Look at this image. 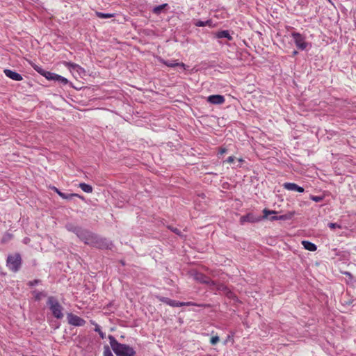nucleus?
<instances>
[{
	"instance_id": "1",
	"label": "nucleus",
	"mask_w": 356,
	"mask_h": 356,
	"mask_svg": "<svg viewBox=\"0 0 356 356\" xmlns=\"http://www.w3.org/2000/svg\"><path fill=\"white\" fill-rule=\"evenodd\" d=\"M111 347L117 356H135L134 349L127 344L119 343L113 335L108 337Z\"/></svg>"
},
{
	"instance_id": "2",
	"label": "nucleus",
	"mask_w": 356,
	"mask_h": 356,
	"mask_svg": "<svg viewBox=\"0 0 356 356\" xmlns=\"http://www.w3.org/2000/svg\"><path fill=\"white\" fill-rule=\"evenodd\" d=\"M65 228L71 232H73L76 236L83 241L85 244L90 245V242L95 233L90 232L88 229H83L81 227L75 225L71 222H68L65 225Z\"/></svg>"
},
{
	"instance_id": "3",
	"label": "nucleus",
	"mask_w": 356,
	"mask_h": 356,
	"mask_svg": "<svg viewBox=\"0 0 356 356\" xmlns=\"http://www.w3.org/2000/svg\"><path fill=\"white\" fill-rule=\"evenodd\" d=\"M155 297L159 301L162 302L172 307H179L182 306H197L204 308H210L211 307L210 304H197L193 302H179L159 295H156Z\"/></svg>"
},
{
	"instance_id": "4",
	"label": "nucleus",
	"mask_w": 356,
	"mask_h": 356,
	"mask_svg": "<svg viewBox=\"0 0 356 356\" xmlns=\"http://www.w3.org/2000/svg\"><path fill=\"white\" fill-rule=\"evenodd\" d=\"M277 212L273 210H269L266 208H265L263 210V216H254L252 213H248L246 215L242 216L240 218V223L241 225H243L245 222H258L261 221L262 220H264L266 218H268V216L271 214H276Z\"/></svg>"
},
{
	"instance_id": "5",
	"label": "nucleus",
	"mask_w": 356,
	"mask_h": 356,
	"mask_svg": "<svg viewBox=\"0 0 356 356\" xmlns=\"http://www.w3.org/2000/svg\"><path fill=\"white\" fill-rule=\"evenodd\" d=\"M22 264V257L19 253H15L14 254H9L6 259V266L8 268L13 272H18Z\"/></svg>"
},
{
	"instance_id": "6",
	"label": "nucleus",
	"mask_w": 356,
	"mask_h": 356,
	"mask_svg": "<svg viewBox=\"0 0 356 356\" xmlns=\"http://www.w3.org/2000/svg\"><path fill=\"white\" fill-rule=\"evenodd\" d=\"M47 304L55 318L57 319H61L63 318V307L60 305L55 297L49 296L48 298Z\"/></svg>"
},
{
	"instance_id": "7",
	"label": "nucleus",
	"mask_w": 356,
	"mask_h": 356,
	"mask_svg": "<svg viewBox=\"0 0 356 356\" xmlns=\"http://www.w3.org/2000/svg\"><path fill=\"white\" fill-rule=\"evenodd\" d=\"M90 245L100 250H111L113 246L111 241L96 234H94L92 241L90 242Z\"/></svg>"
},
{
	"instance_id": "8",
	"label": "nucleus",
	"mask_w": 356,
	"mask_h": 356,
	"mask_svg": "<svg viewBox=\"0 0 356 356\" xmlns=\"http://www.w3.org/2000/svg\"><path fill=\"white\" fill-rule=\"evenodd\" d=\"M291 36L294 40V43L300 50H305L308 46V42L305 41V37L298 32H292Z\"/></svg>"
},
{
	"instance_id": "9",
	"label": "nucleus",
	"mask_w": 356,
	"mask_h": 356,
	"mask_svg": "<svg viewBox=\"0 0 356 356\" xmlns=\"http://www.w3.org/2000/svg\"><path fill=\"white\" fill-rule=\"evenodd\" d=\"M194 280L201 284H205L209 286L216 284L215 281L211 280L209 277L200 272H195L193 275Z\"/></svg>"
},
{
	"instance_id": "10",
	"label": "nucleus",
	"mask_w": 356,
	"mask_h": 356,
	"mask_svg": "<svg viewBox=\"0 0 356 356\" xmlns=\"http://www.w3.org/2000/svg\"><path fill=\"white\" fill-rule=\"evenodd\" d=\"M67 319L68 323L74 326H83L86 324V321L83 318L72 313L67 314Z\"/></svg>"
},
{
	"instance_id": "11",
	"label": "nucleus",
	"mask_w": 356,
	"mask_h": 356,
	"mask_svg": "<svg viewBox=\"0 0 356 356\" xmlns=\"http://www.w3.org/2000/svg\"><path fill=\"white\" fill-rule=\"evenodd\" d=\"M225 101V97L221 95H211L207 97V102L212 104H222Z\"/></svg>"
},
{
	"instance_id": "12",
	"label": "nucleus",
	"mask_w": 356,
	"mask_h": 356,
	"mask_svg": "<svg viewBox=\"0 0 356 356\" xmlns=\"http://www.w3.org/2000/svg\"><path fill=\"white\" fill-rule=\"evenodd\" d=\"M283 187L284 189L288 191H297L298 193H303L305 191V188L303 187L300 186L295 183L286 182L283 184Z\"/></svg>"
},
{
	"instance_id": "13",
	"label": "nucleus",
	"mask_w": 356,
	"mask_h": 356,
	"mask_svg": "<svg viewBox=\"0 0 356 356\" xmlns=\"http://www.w3.org/2000/svg\"><path fill=\"white\" fill-rule=\"evenodd\" d=\"M3 72L7 77L14 81H22L23 79L22 76L15 71H13L9 69H5Z\"/></svg>"
},
{
	"instance_id": "14",
	"label": "nucleus",
	"mask_w": 356,
	"mask_h": 356,
	"mask_svg": "<svg viewBox=\"0 0 356 356\" xmlns=\"http://www.w3.org/2000/svg\"><path fill=\"white\" fill-rule=\"evenodd\" d=\"M215 37L216 38H227L228 40H232L233 39L228 30H223L216 32L215 33Z\"/></svg>"
},
{
	"instance_id": "15",
	"label": "nucleus",
	"mask_w": 356,
	"mask_h": 356,
	"mask_svg": "<svg viewBox=\"0 0 356 356\" xmlns=\"http://www.w3.org/2000/svg\"><path fill=\"white\" fill-rule=\"evenodd\" d=\"M302 244L304 248L309 251L314 252L317 250L316 245H315L314 243H313L309 241H302Z\"/></svg>"
},
{
	"instance_id": "16",
	"label": "nucleus",
	"mask_w": 356,
	"mask_h": 356,
	"mask_svg": "<svg viewBox=\"0 0 356 356\" xmlns=\"http://www.w3.org/2000/svg\"><path fill=\"white\" fill-rule=\"evenodd\" d=\"M13 234L9 232H5L0 239L1 243L6 244L12 240Z\"/></svg>"
},
{
	"instance_id": "17",
	"label": "nucleus",
	"mask_w": 356,
	"mask_h": 356,
	"mask_svg": "<svg viewBox=\"0 0 356 356\" xmlns=\"http://www.w3.org/2000/svg\"><path fill=\"white\" fill-rule=\"evenodd\" d=\"M163 63L168 67H175L177 66L181 67L184 70H186V65L184 63H177L172 61H164Z\"/></svg>"
},
{
	"instance_id": "18",
	"label": "nucleus",
	"mask_w": 356,
	"mask_h": 356,
	"mask_svg": "<svg viewBox=\"0 0 356 356\" xmlns=\"http://www.w3.org/2000/svg\"><path fill=\"white\" fill-rule=\"evenodd\" d=\"M34 295V300L35 301H40L43 297L47 296V293L44 291H38L36 290L32 291Z\"/></svg>"
},
{
	"instance_id": "19",
	"label": "nucleus",
	"mask_w": 356,
	"mask_h": 356,
	"mask_svg": "<svg viewBox=\"0 0 356 356\" xmlns=\"http://www.w3.org/2000/svg\"><path fill=\"white\" fill-rule=\"evenodd\" d=\"M79 186L86 193H90L92 192L93 188L92 186L86 183H80Z\"/></svg>"
},
{
	"instance_id": "20",
	"label": "nucleus",
	"mask_w": 356,
	"mask_h": 356,
	"mask_svg": "<svg viewBox=\"0 0 356 356\" xmlns=\"http://www.w3.org/2000/svg\"><path fill=\"white\" fill-rule=\"evenodd\" d=\"M225 295L227 297V298L233 300L234 301H235L236 302H240V300H238V298L236 296V295L232 291H231L230 289H229L225 293Z\"/></svg>"
},
{
	"instance_id": "21",
	"label": "nucleus",
	"mask_w": 356,
	"mask_h": 356,
	"mask_svg": "<svg viewBox=\"0 0 356 356\" xmlns=\"http://www.w3.org/2000/svg\"><path fill=\"white\" fill-rule=\"evenodd\" d=\"M168 3H163V4H161V5H159V6H155V7L153 8L152 12H153V13H154V14L159 15V14H161V13L162 10H163L165 8H166V7H168Z\"/></svg>"
},
{
	"instance_id": "22",
	"label": "nucleus",
	"mask_w": 356,
	"mask_h": 356,
	"mask_svg": "<svg viewBox=\"0 0 356 356\" xmlns=\"http://www.w3.org/2000/svg\"><path fill=\"white\" fill-rule=\"evenodd\" d=\"M96 15L102 19L111 18L115 16L114 13H104L101 12H96Z\"/></svg>"
},
{
	"instance_id": "23",
	"label": "nucleus",
	"mask_w": 356,
	"mask_h": 356,
	"mask_svg": "<svg viewBox=\"0 0 356 356\" xmlns=\"http://www.w3.org/2000/svg\"><path fill=\"white\" fill-rule=\"evenodd\" d=\"M31 65L40 75H42V76L44 75L46 70H44L42 67H40L33 63H31Z\"/></svg>"
},
{
	"instance_id": "24",
	"label": "nucleus",
	"mask_w": 356,
	"mask_h": 356,
	"mask_svg": "<svg viewBox=\"0 0 356 356\" xmlns=\"http://www.w3.org/2000/svg\"><path fill=\"white\" fill-rule=\"evenodd\" d=\"M57 74L53 73L49 71H45L43 76L45 77L47 80L54 81L55 80Z\"/></svg>"
},
{
	"instance_id": "25",
	"label": "nucleus",
	"mask_w": 356,
	"mask_h": 356,
	"mask_svg": "<svg viewBox=\"0 0 356 356\" xmlns=\"http://www.w3.org/2000/svg\"><path fill=\"white\" fill-rule=\"evenodd\" d=\"M55 77H56V79L54 81H58L63 85H66L69 83L68 80L66 78H65L59 74H57L56 76H55Z\"/></svg>"
},
{
	"instance_id": "26",
	"label": "nucleus",
	"mask_w": 356,
	"mask_h": 356,
	"mask_svg": "<svg viewBox=\"0 0 356 356\" xmlns=\"http://www.w3.org/2000/svg\"><path fill=\"white\" fill-rule=\"evenodd\" d=\"M216 286V289L219 291H222L225 293L229 289L223 284H216L215 285Z\"/></svg>"
},
{
	"instance_id": "27",
	"label": "nucleus",
	"mask_w": 356,
	"mask_h": 356,
	"mask_svg": "<svg viewBox=\"0 0 356 356\" xmlns=\"http://www.w3.org/2000/svg\"><path fill=\"white\" fill-rule=\"evenodd\" d=\"M65 65L70 70L76 71V68H79V65L72 62H65Z\"/></svg>"
},
{
	"instance_id": "28",
	"label": "nucleus",
	"mask_w": 356,
	"mask_h": 356,
	"mask_svg": "<svg viewBox=\"0 0 356 356\" xmlns=\"http://www.w3.org/2000/svg\"><path fill=\"white\" fill-rule=\"evenodd\" d=\"M309 198L316 202H320L324 200V196L323 195L316 196V195H310Z\"/></svg>"
},
{
	"instance_id": "29",
	"label": "nucleus",
	"mask_w": 356,
	"mask_h": 356,
	"mask_svg": "<svg viewBox=\"0 0 356 356\" xmlns=\"http://www.w3.org/2000/svg\"><path fill=\"white\" fill-rule=\"evenodd\" d=\"M42 282V280H39V279H35L33 280H31V281H29L27 282V285L29 286V287H33L38 284H40Z\"/></svg>"
},
{
	"instance_id": "30",
	"label": "nucleus",
	"mask_w": 356,
	"mask_h": 356,
	"mask_svg": "<svg viewBox=\"0 0 356 356\" xmlns=\"http://www.w3.org/2000/svg\"><path fill=\"white\" fill-rule=\"evenodd\" d=\"M296 212L294 211H289L284 214V220H291L295 215Z\"/></svg>"
},
{
	"instance_id": "31",
	"label": "nucleus",
	"mask_w": 356,
	"mask_h": 356,
	"mask_svg": "<svg viewBox=\"0 0 356 356\" xmlns=\"http://www.w3.org/2000/svg\"><path fill=\"white\" fill-rule=\"evenodd\" d=\"M95 331L98 332V334H99L100 337L102 339H104V337H105V334L102 331V330L100 329L99 325L97 324H95Z\"/></svg>"
},
{
	"instance_id": "32",
	"label": "nucleus",
	"mask_w": 356,
	"mask_h": 356,
	"mask_svg": "<svg viewBox=\"0 0 356 356\" xmlns=\"http://www.w3.org/2000/svg\"><path fill=\"white\" fill-rule=\"evenodd\" d=\"M168 228L177 235L181 236V232L179 229L173 227L172 226H168Z\"/></svg>"
},
{
	"instance_id": "33",
	"label": "nucleus",
	"mask_w": 356,
	"mask_h": 356,
	"mask_svg": "<svg viewBox=\"0 0 356 356\" xmlns=\"http://www.w3.org/2000/svg\"><path fill=\"white\" fill-rule=\"evenodd\" d=\"M104 356H113L108 346H104Z\"/></svg>"
},
{
	"instance_id": "34",
	"label": "nucleus",
	"mask_w": 356,
	"mask_h": 356,
	"mask_svg": "<svg viewBox=\"0 0 356 356\" xmlns=\"http://www.w3.org/2000/svg\"><path fill=\"white\" fill-rule=\"evenodd\" d=\"M193 24L195 26H199V27L205 26L204 21H202L200 19L195 20Z\"/></svg>"
},
{
	"instance_id": "35",
	"label": "nucleus",
	"mask_w": 356,
	"mask_h": 356,
	"mask_svg": "<svg viewBox=\"0 0 356 356\" xmlns=\"http://www.w3.org/2000/svg\"><path fill=\"white\" fill-rule=\"evenodd\" d=\"M220 341L218 336H214L211 338L210 343L212 345H216Z\"/></svg>"
},
{
	"instance_id": "36",
	"label": "nucleus",
	"mask_w": 356,
	"mask_h": 356,
	"mask_svg": "<svg viewBox=\"0 0 356 356\" xmlns=\"http://www.w3.org/2000/svg\"><path fill=\"white\" fill-rule=\"evenodd\" d=\"M328 227L330 228V229H334V228H341V225L337 224V223H334V222H330L328 223Z\"/></svg>"
},
{
	"instance_id": "37",
	"label": "nucleus",
	"mask_w": 356,
	"mask_h": 356,
	"mask_svg": "<svg viewBox=\"0 0 356 356\" xmlns=\"http://www.w3.org/2000/svg\"><path fill=\"white\" fill-rule=\"evenodd\" d=\"M75 195H77V193H67V198L65 200H72V198L75 197Z\"/></svg>"
},
{
	"instance_id": "38",
	"label": "nucleus",
	"mask_w": 356,
	"mask_h": 356,
	"mask_svg": "<svg viewBox=\"0 0 356 356\" xmlns=\"http://www.w3.org/2000/svg\"><path fill=\"white\" fill-rule=\"evenodd\" d=\"M76 72L81 74L85 72V70L79 65V68H76Z\"/></svg>"
},
{
	"instance_id": "39",
	"label": "nucleus",
	"mask_w": 356,
	"mask_h": 356,
	"mask_svg": "<svg viewBox=\"0 0 356 356\" xmlns=\"http://www.w3.org/2000/svg\"><path fill=\"white\" fill-rule=\"evenodd\" d=\"M235 159V157L234 156H229L227 160L225 161L227 163H232Z\"/></svg>"
},
{
	"instance_id": "40",
	"label": "nucleus",
	"mask_w": 356,
	"mask_h": 356,
	"mask_svg": "<svg viewBox=\"0 0 356 356\" xmlns=\"http://www.w3.org/2000/svg\"><path fill=\"white\" fill-rule=\"evenodd\" d=\"M54 191H55L58 195L61 193V191L57 188L55 186H53L51 188Z\"/></svg>"
},
{
	"instance_id": "41",
	"label": "nucleus",
	"mask_w": 356,
	"mask_h": 356,
	"mask_svg": "<svg viewBox=\"0 0 356 356\" xmlns=\"http://www.w3.org/2000/svg\"><path fill=\"white\" fill-rule=\"evenodd\" d=\"M267 219H269V220H270V221L277 220V216L274 215V216H271L270 218L268 217Z\"/></svg>"
},
{
	"instance_id": "42",
	"label": "nucleus",
	"mask_w": 356,
	"mask_h": 356,
	"mask_svg": "<svg viewBox=\"0 0 356 356\" xmlns=\"http://www.w3.org/2000/svg\"><path fill=\"white\" fill-rule=\"evenodd\" d=\"M204 23H205V26H211V24H212V21H211V19H208L207 21H204Z\"/></svg>"
},
{
	"instance_id": "43",
	"label": "nucleus",
	"mask_w": 356,
	"mask_h": 356,
	"mask_svg": "<svg viewBox=\"0 0 356 356\" xmlns=\"http://www.w3.org/2000/svg\"><path fill=\"white\" fill-rule=\"evenodd\" d=\"M227 151V149L226 148H220L218 153L222 154L225 153Z\"/></svg>"
},
{
	"instance_id": "44",
	"label": "nucleus",
	"mask_w": 356,
	"mask_h": 356,
	"mask_svg": "<svg viewBox=\"0 0 356 356\" xmlns=\"http://www.w3.org/2000/svg\"><path fill=\"white\" fill-rule=\"evenodd\" d=\"M59 196L63 199H65V198H67V193L61 192V193L59 195Z\"/></svg>"
},
{
	"instance_id": "45",
	"label": "nucleus",
	"mask_w": 356,
	"mask_h": 356,
	"mask_svg": "<svg viewBox=\"0 0 356 356\" xmlns=\"http://www.w3.org/2000/svg\"><path fill=\"white\" fill-rule=\"evenodd\" d=\"M277 220H284V215L277 216Z\"/></svg>"
},
{
	"instance_id": "46",
	"label": "nucleus",
	"mask_w": 356,
	"mask_h": 356,
	"mask_svg": "<svg viewBox=\"0 0 356 356\" xmlns=\"http://www.w3.org/2000/svg\"><path fill=\"white\" fill-rule=\"evenodd\" d=\"M75 197H79V198L81 199L83 201L86 200L85 197L83 195L77 194V195H75Z\"/></svg>"
},
{
	"instance_id": "47",
	"label": "nucleus",
	"mask_w": 356,
	"mask_h": 356,
	"mask_svg": "<svg viewBox=\"0 0 356 356\" xmlns=\"http://www.w3.org/2000/svg\"><path fill=\"white\" fill-rule=\"evenodd\" d=\"M297 54H298V51H297L296 50H294V51H293V56H296V55H297Z\"/></svg>"
},
{
	"instance_id": "48",
	"label": "nucleus",
	"mask_w": 356,
	"mask_h": 356,
	"mask_svg": "<svg viewBox=\"0 0 356 356\" xmlns=\"http://www.w3.org/2000/svg\"><path fill=\"white\" fill-rule=\"evenodd\" d=\"M344 274L346 275L347 276H351V273L349 272H346Z\"/></svg>"
},
{
	"instance_id": "49",
	"label": "nucleus",
	"mask_w": 356,
	"mask_h": 356,
	"mask_svg": "<svg viewBox=\"0 0 356 356\" xmlns=\"http://www.w3.org/2000/svg\"><path fill=\"white\" fill-rule=\"evenodd\" d=\"M120 262H121V264H122L123 266H124V265H125V263H124L123 261H121Z\"/></svg>"
},
{
	"instance_id": "50",
	"label": "nucleus",
	"mask_w": 356,
	"mask_h": 356,
	"mask_svg": "<svg viewBox=\"0 0 356 356\" xmlns=\"http://www.w3.org/2000/svg\"><path fill=\"white\" fill-rule=\"evenodd\" d=\"M238 161H239L240 162L243 161V160L242 159H238Z\"/></svg>"
}]
</instances>
